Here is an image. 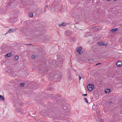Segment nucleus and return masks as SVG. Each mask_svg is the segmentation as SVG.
<instances>
[{
	"label": "nucleus",
	"instance_id": "nucleus-1",
	"mask_svg": "<svg viewBox=\"0 0 122 122\" xmlns=\"http://www.w3.org/2000/svg\"><path fill=\"white\" fill-rule=\"evenodd\" d=\"M53 74L52 73H51L49 76V78H52L53 79H56V81H59L60 80V79L61 77V75L60 74L59 72L58 71L56 72L54 74L53 76H53Z\"/></svg>",
	"mask_w": 122,
	"mask_h": 122
},
{
	"label": "nucleus",
	"instance_id": "nucleus-2",
	"mask_svg": "<svg viewBox=\"0 0 122 122\" xmlns=\"http://www.w3.org/2000/svg\"><path fill=\"white\" fill-rule=\"evenodd\" d=\"M94 87V85L92 84H90L87 86V88L88 91H91L93 89Z\"/></svg>",
	"mask_w": 122,
	"mask_h": 122
},
{
	"label": "nucleus",
	"instance_id": "nucleus-3",
	"mask_svg": "<svg viewBox=\"0 0 122 122\" xmlns=\"http://www.w3.org/2000/svg\"><path fill=\"white\" fill-rule=\"evenodd\" d=\"M71 33V31L70 30H67L66 31L65 34L66 36H70Z\"/></svg>",
	"mask_w": 122,
	"mask_h": 122
},
{
	"label": "nucleus",
	"instance_id": "nucleus-4",
	"mask_svg": "<svg viewBox=\"0 0 122 122\" xmlns=\"http://www.w3.org/2000/svg\"><path fill=\"white\" fill-rule=\"evenodd\" d=\"M13 19V18H12V19L11 18H10L8 19V21L10 22H12L13 23L14 22H16L17 20L16 19L14 18Z\"/></svg>",
	"mask_w": 122,
	"mask_h": 122
},
{
	"label": "nucleus",
	"instance_id": "nucleus-5",
	"mask_svg": "<svg viewBox=\"0 0 122 122\" xmlns=\"http://www.w3.org/2000/svg\"><path fill=\"white\" fill-rule=\"evenodd\" d=\"M42 31L41 30H36V34H37L38 36L41 35L43 33L42 32Z\"/></svg>",
	"mask_w": 122,
	"mask_h": 122
},
{
	"label": "nucleus",
	"instance_id": "nucleus-6",
	"mask_svg": "<svg viewBox=\"0 0 122 122\" xmlns=\"http://www.w3.org/2000/svg\"><path fill=\"white\" fill-rule=\"evenodd\" d=\"M82 49V48L81 47H79L78 49H77L76 51L77 52H78L80 54H81L82 53V52L81 51V49Z\"/></svg>",
	"mask_w": 122,
	"mask_h": 122
},
{
	"label": "nucleus",
	"instance_id": "nucleus-7",
	"mask_svg": "<svg viewBox=\"0 0 122 122\" xmlns=\"http://www.w3.org/2000/svg\"><path fill=\"white\" fill-rule=\"evenodd\" d=\"M117 30V28H115L112 29L111 30H109V32H110L111 31H112V33H113L115 32Z\"/></svg>",
	"mask_w": 122,
	"mask_h": 122
},
{
	"label": "nucleus",
	"instance_id": "nucleus-8",
	"mask_svg": "<svg viewBox=\"0 0 122 122\" xmlns=\"http://www.w3.org/2000/svg\"><path fill=\"white\" fill-rule=\"evenodd\" d=\"M116 65L118 66H121L122 65V63L120 61H118L116 63Z\"/></svg>",
	"mask_w": 122,
	"mask_h": 122
},
{
	"label": "nucleus",
	"instance_id": "nucleus-9",
	"mask_svg": "<svg viewBox=\"0 0 122 122\" xmlns=\"http://www.w3.org/2000/svg\"><path fill=\"white\" fill-rule=\"evenodd\" d=\"M66 23H61V24H60L59 23L58 25L59 26H62L63 27H65L66 25Z\"/></svg>",
	"mask_w": 122,
	"mask_h": 122
},
{
	"label": "nucleus",
	"instance_id": "nucleus-10",
	"mask_svg": "<svg viewBox=\"0 0 122 122\" xmlns=\"http://www.w3.org/2000/svg\"><path fill=\"white\" fill-rule=\"evenodd\" d=\"M15 29H10L8 31V32L10 33H11L13 32L14 31H15Z\"/></svg>",
	"mask_w": 122,
	"mask_h": 122
},
{
	"label": "nucleus",
	"instance_id": "nucleus-11",
	"mask_svg": "<svg viewBox=\"0 0 122 122\" xmlns=\"http://www.w3.org/2000/svg\"><path fill=\"white\" fill-rule=\"evenodd\" d=\"M12 53H8L7 54L5 55V56L6 57H10V56H12Z\"/></svg>",
	"mask_w": 122,
	"mask_h": 122
},
{
	"label": "nucleus",
	"instance_id": "nucleus-12",
	"mask_svg": "<svg viewBox=\"0 0 122 122\" xmlns=\"http://www.w3.org/2000/svg\"><path fill=\"white\" fill-rule=\"evenodd\" d=\"M22 110V109L21 108H18L16 109V111L17 112H19L20 111Z\"/></svg>",
	"mask_w": 122,
	"mask_h": 122
},
{
	"label": "nucleus",
	"instance_id": "nucleus-13",
	"mask_svg": "<svg viewBox=\"0 0 122 122\" xmlns=\"http://www.w3.org/2000/svg\"><path fill=\"white\" fill-rule=\"evenodd\" d=\"M110 91V90L109 89H106L105 90V92L106 93H109Z\"/></svg>",
	"mask_w": 122,
	"mask_h": 122
},
{
	"label": "nucleus",
	"instance_id": "nucleus-14",
	"mask_svg": "<svg viewBox=\"0 0 122 122\" xmlns=\"http://www.w3.org/2000/svg\"><path fill=\"white\" fill-rule=\"evenodd\" d=\"M4 97L0 95V101L2 100L4 101Z\"/></svg>",
	"mask_w": 122,
	"mask_h": 122
},
{
	"label": "nucleus",
	"instance_id": "nucleus-15",
	"mask_svg": "<svg viewBox=\"0 0 122 122\" xmlns=\"http://www.w3.org/2000/svg\"><path fill=\"white\" fill-rule=\"evenodd\" d=\"M103 42H99L97 43V44L99 46H103Z\"/></svg>",
	"mask_w": 122,
	"mask_h": 122
},
{
	"label": "nucleus",
	"instance_id": "nucleus-16",
	"mask_svg": "<svg viewBox=\"0 0 122 122\" xmlns=\"http://www.w3.org/2000/svg\"><path fill=\"white\" fill-rule=\"evenodd\" d=\"M46 37H47L45 35V36H44V38L43 39V40L44 41H45V40L48 41L49 40V39H47V38L46 39Z\"/></svg>",
	"mask_w": 122,
	"mask_h": 122
},
{
	"label": "nucleus",
	"instance_id": "nucleus-17",
	"mask_svg": "<svg viewBox=\"0 0 122 122\" xmlns=\"http://www.w3.org/2000/svg\"><path fill=\"white\" fill-rule=\"evenodd\" d=\"M24 85V83H22L20 84L19 85V86H20L21 87H23Z\"/></svg>",
	"mask_w": 122,
	"mask_h": 122
},
{
	"label": "nucleus",
	"instance_id": "nucleus-18",
	"mask_svg": "<svg viewBox=\"0 0 122 122\" xmlns=\"http://www.w3.org/2000/svg\"><path fill=\"white\" fill-rule=\"evenodd\" d=\"M28 15L30 17H32L33 16V14L32 13H30Z\"/></svg>",
	"mask_w": 122,
	"mask_h": 122
},
{
	"label": "nucleus",
	"instance_id": "nucleus-19",
	"mask_svg": "<svg viewBox=\"0 0 122 122\" xmlns=\"http://www.w3.org/2000/svg\"><path fill=\"white\" fill-rule=\"evenodd\" d=\"M84 99L85 102L87 103H88V102L87 100V99L85 97H84Z\"/></svg>",
	"mask_w": 122,
	"mask_h": 122
},
{
	"label": "nucleus",
	"instance_id": "nucleus-20",
	"mask_svg": "<svg viewBox=\"0 0 122 122\" xmlns=\"http://www.w3.org/2000/svg\"><path fill=\"white\" fill-rule=\"evenodd\" d=\"M19 58V56H15V60H17Z\"/></svg>",
	"mask_w": 122,
	"mask_h": 122
},
{
	"label": "nucleus",
	"instance_id": "nucleus-21",
	"mask_svg": "<svg viewBox=\"0 0 122 122\" xmlns=\"http://www.w3.org/2000/svg\"><path fill=\"white\" fill-rule=\"evenodd\" d=\"M64 10V7L63 6L62 7L61 10V11H62V12H63V11Z\"/></svg>",
	"mask_w": 122,
	"mask_h": 122
},
{
	"label": "nucleus",
	"instance_id": "nucleus-22",
	"mask_svg": "<svg viewBox=\"0 0 122 122\" xmlns=\"http://www.w3.org/2000/svg\"><path fill=\"white\" fill-rule=\"evenodd\" d=\"M54 3H53L52 5H50V7L48 9H50V10L51 9V8H52V6L54 5Z\"/></svg>",
	"mask_w": 122,
	"mask_h": 122
},
{
	"label": "nucleus",
	"instance_id": "nucleus-23",
	"mask_svg": "<svg viewBox=\"0 0 122 122\" xmlns=\"http://www.w3.org/2000/svg\"><path fill=\"white\" fill-rule=\"evenodd\" d=\"M79 81H80L81 78V76H80V75H79Z\"/></svg>",
	"mask_w": 122,
	"mask_h": 122
},
{
	"label": "nucleus",
	"instance_id": "nucleus-24",
	"mask_svg": "<svg viewBox=\"0 0 122 122\" xmlns=\"http://www.w3.org/2000/svg\"><path fill=\"white\" fill-rule=\"evenodd\" d=\"M68 77L69 78L71 79L72 78V76L71 75H69Z\"/></svg>",
	"mask_w": 122,
	"mask_h": 122
},
{
	"label": "nucleus",
	"instance_id": "nucleus-25",
	"mask_svg": "<svg viewBox=\"0 0 122 122\" xmlns=\"http://www.w3.org/2000/svg\"><path fill=\"white\" fill-rule=\"evenodd\" d=\"M35 56L34 55H32L31 56V58L32 59L35 58Z\"/></svg>",
	"mask_w": 122,
	"mask_h": 122
},
{
	"label": "nucleus",
	"instance_id": "nucleus-26",
	"mask_svg": "<svg viewBox=\"0 0 122 122\" xmlns=\"http://www.w3.org/2000/svg\"><path fill=\"white\" fill-rule=\"evenodd\" d=\"M60 55H58L57 56V59L58 60H59L60 59L59 58Z\"/></svg>",
	"mask_w": 122,
	"mask_h": 122
},
{
	"label": "nucleus",
	"instance_id": "nucleus-27",
	"mask_svg": "<svg viewBox=\"0 0 122 122\" xmlns=\"http://www.w3.org/2000/svg\"><path fill=\"white\" fill-rule=\"evenodd\" d=\"M88 61H90L91 62H92L93 61V60L92 59H89Z\"/></svg>",
	"mask_w": 122,
	"mask_h": 122
},
{
	"label": "nucleus",
	"instance_id": "nucleus-28",
	"mask_svg": "<svg viewBox=\"0 0 122 122\" xmlns=\"http://www.w3.org/2000/svg\"><path fill=\"white\" fill-rule=\"evenodd\" d=\"M45 68H43V69H42V70H43V69H44V70H43V72H47V71H46V70H45Z\"/></svg>",
	"mask_w": 122,
	"mask_h": 122
},
{
	"label": "nucleus",
	"instance_id": "nucleus-29",
	"mask_svg": "<svg viewBox=\"0 0 122 122\" xmlns=\"http://www.w3.org/2000/svg\"><path fill=\"white\" fill-rule=\"evenodd\" d=\"M101 64V63H97V64H96V65L97 66V65H100Z\"/></svg>",
	"mask_w": 122,
	"mask_h": 122
},
{
	"label": "nucleus",
	"instance_id": "nucleus-30",
	"mask_svg": "<svg viewBox=\"0 0 122 122\" xmlns=\"http://www.w3.org/2000/svg\"><path fill=\"white\" fill-rule=\"evenodd\" d=\"M7 72L9 73H10V72H12L11 71H10L9 70L7 71Z\"/></svg>",
	"mask_w": 122,
	"mask_h": 122
},
{
	"label": "nucleus",
	"instance_id": "nucleus-31",
	"mask_svg": "<svg viewBox=\"0 0 122 122\" xmlns=\"http://www.w3.org/2000/svg\"><path fill=\"white\" fill-rule=\"evenodd\" d=\"M35 22H36V23H37L39 22V21L38 20H36L35 21Z\"/></svg>",
	"mask_w": 122,
	"mask_h": 122
},
{
	"label": "nucleus",
	"instance_id": "nucleus-32",
	"mask_svg": "<svg viewBox=\"0 0 122 122\" xmlns=\"http://www.w3.org/2000/svg\"><path fill=\"white\" fill-rule=\"evenodd\" d=\"M107 45V44H106L105 43H103V46H106Z\"/></svg>",
	"mask_w": 122,
	"mask_h": 122
},
{
	"label": "nucleus",
	"instance_id": "nucleus-33",
	"mask_svg": "<svg viewBox=\"0 0 122 122\" xmlns=\"http://www.w3.org/2000/svg\"><path fill=\"white\" fill-rule=\"evenodd\" d=\"M87 95V94H84L82 95L83 96H86Z\"/></svg>",
	"mask_w": 122,
	"mask_h": 122
},
{
	"label": "nucleus",
	"instance_id": "nucleus-34",
	"mask_svg": "<svg viewBox=\"0 0 122 122\" xmlns=\"http://www.w3.org/2000/svg\"><path fill=\"white\" fill-rule=\"evenodd\" d=\"M1 12L0 11V13H2V12L3 11V10H0Z\"/></svg>",
	"mask_w": 122,
	"mask_h": 122
},
{
	"label": "nucleus",
	"instance_id": "nucleus-35",
	"mask_svg": "<svg viewBox=\"0 0 122 122\" xmlns=\"http://www.w3.org/2000/svg\"><path fill=\"white\" fill-rule=\"evenodd\" d=\"M31 45V44H26V45Z\"/></svg>",
	"mask_w": 122,
	"mask_h": 122
},
{
	"label": "nucleus",
	"instance_id": "nucleus-36",
	"mask_svg": "<svg viewBox=\"0 0 122 122\" xmlns=\"http://www.w3.org/2000/svg\"><path fill=\"white\" fill-rule=\"evenodd\" d=\"M48 6V5H46V8H47V7Z\"/></svg>",
	"mask_w": 122,
	"mask_h": 122
},
{
	"label": "nucleus",
	"instance_id": "nucleus-37",
	"mask_svg": "<svg viewBox=\"0 0 122 122\" xmlns=\"http://www.w3.org/2000/svg\"><path fill=\"white\" fill-rule=\"evenodd\" d=\"M14 11H11V13H14Z\"/></svg>",
	"mask_w": 122,
	"mask_h": 122
},
{
	"label": "nucleus",
	"instance_id": "nucleus-38",
	"mask_svg": "<svg viewBox=\"0 0 122 122\" xmlns=\"http://www.w3.org/2000/svg\"><path fill=\"white\" fill-rule=\"evenodd\" d=\"M109 103L110 104L111 103V102H109Z\"/></svg>",
	"mask_w": 122,
	"mask_h": 122
},
{
	"label": "nucleus",
	"instance_id": "nucleus-39",
	"mask_svg": "<svg viewBox=\"0 0 122 122\" xmlns=\"http://www.w3.org/2000/svg\"><path fill=\"white\" fill-rule=\"evenodd\" d=\"M108 1H110L111 0H107Z\"/></svg>",
	"mask_w": 122,
	"mask_h": 122
},
{
	"label": "nucleus",
	"instance_id": "nucleus-40",
	"mask_svg": "<svg viewBox=\"0 0 122 122\" xmlns=\"http://www.w3.org/2000/svg\"><path fill=\"white\" fill-rule=\"evenodd\" d=\"M62 23H65V22H62Z\"/></svg>",
	"mask_w": 122,
	"mask_h": 122
},
{
	"label": "nucleus",
	"instance_id": "nucleus-41",
	"mask_svg": "<svg viewBox=\"0 0 122 122\" xmlns=\"http://www.w3.org/2000/svg\"><path fill=\"white\" fill-rule=\"evenodd\" d=\"M114 24H112V25H114Z\"/></svg>",
	"mask_w": 122,
	"mask_h": 122
},
{
	"label": "nucleus",
	"instance_id": "nucleus-42",
	"mask_svg": "<svg viewBox=\"0 0 122 122\" xmlns=\"http://www.w3.org/2000/svg\"><path fill=\"white\" fill-rule=\"evenodd\" d=\"M114 1H116V0H113Z\"/></svg>",
	"mask_w": 122,
	"mask_h": 122
},
{
	"label": "nucleus",
	"instance_id": "nucleus-43",
	"mask_svg": "<svg viewBox=\"0 0 122 122\" xmlns=\"http://www.w3.org/2000/svg\"><path fill=\"white\" fill-rule=\"evenodd\" d=\"M38 20L39 21V22H40V20Z\"/></svg>",
	"mask_w": 122,
	"mask_h": 122
},
{
	"label": "nucleus",
	"instance_id": "nucleus-44",
	"mask_svg": "<svg viewBox=\"0 0 122 122\" xmlns=\"http://www.w3.org/2000/svg\"><path fill=\"white\" fill-rule=\"evenodd\" d=\"M56 1H55V2H56Z\"/></svg>",
	"mask_w": 122,
	"mask_h": 122
},
{
	"label": "nucleus",
	"instance_id": "nucleus-45",
	"mask_svg": "<svg viewBox=\"0 0 122 122\" xmlns=\"http://www.w3.org/2000/svg\"><path fill=\"white\" fill-rule=\"evenodd\" d=\"M7 33H6L5 34H7Z\"/></svg>",
	"mask_w": 122,
	"mask_h": 122
},
{
	"label": "nucleus",
	"instance_id": "nucleus-46",
	"mask_svg": "<svg viewBox=\"0 0 122 122\" xmlns=\"http://www.w3.org/2000/svg\"><path fill=\"white\" fill-rule=\"evenodd\" d=\"M7 33H6L5 34H7Z\"/></svg>",
	"mask_w": 122,
	"mask_h": 122
},
{
	"label": "nucleus",
	"instance_id": "nucleus-47",
	"mask_svg": "<svg viewBox=\"0 0 122 122\" xmlns=\"http://www.w3.org/2000/svg\"><path fill=\"white\" fill-rule=\"evenodd\" d=\"M76 23H78V22H76Z\"/></svg>",
	"mask_w": 122,
	"mask_h": 122
},
{
	"label": "nucleus",
	"instance_id": "nucleus-48",
	"mask_svg": "<svg viewBox=\"0 0 122 122\" xmlns=\"http://www.w3.org/2000/svg\"><path fill=\"white\" fill-rule=\"evenodd\" d=\"M55 98L56 97H54Z\"/></svg>",
	"mask_w": 122,
	"mask_h": 122
},
{
	"label": "nucleus",
	"instance_id": "nucleus-49",
	"mask_svg": "<svg viewBox=\"0 0 122 122\" xmlns=\"http://www.w3.org/2000/svg\"><path fill=\"white\" fill-rule=\"evenodd\" d=\"M46 11H45V12H46Z\"/></svg>",
	"mask_w": 122,
	"mask_h": 122
}]
</instances>
